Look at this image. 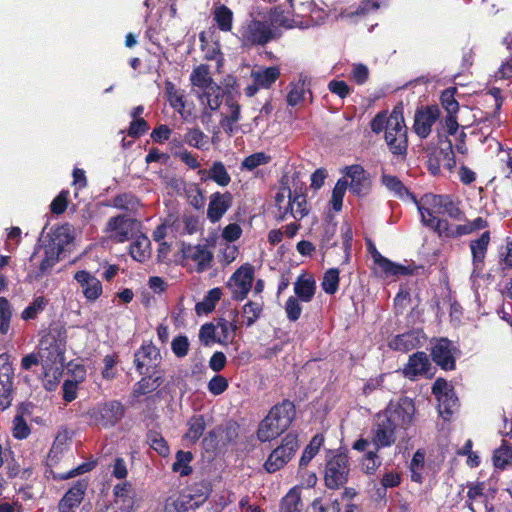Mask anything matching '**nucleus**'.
Masks as SVG:
<instances>
[{"label":"nucleus","mask_w":512,"mask_h":512,"mask_svg":"<svg viewBox=\"0 0 512 512\" xmlns=\"http://www.w3.org/2000/svg\"><path fill=\"white\" fill-rule=\"evenodd\" d=\"M414 413V404L408 397L390 402L384 411L376 415L372 430L373 445L380 449L394 444L397 433L410 425Z\"/></svg>","instance_id":"nucleus-1"},{"label":"nucleus","mask_w":512,"mask_h":512,"mask_svg":"<svg viewBox=\"0 0 512 512\" xmlns=\"http://www.w3.org/2000/svg\"><path fill=\"white\" fill-rule=\"evenodd\" d=\"M209 68V65L201 64L194 69V86L199 87L194 94L197 95L201 121L208 129L212 123V112L219 108L223 97L220 86L212 81Z\"/></svg>","instance_id":"nucleus-2"},{"label":"nucleus","mask_w":512,"mask_h":512,"mask_svg":"<svg viewBox=\"0 0 512 512\" xmlns=\"http://www.w3.org/2000/svg\"><path fill=\"white\" fill-rule=\"evenodd\" d=\"M295 415V405L289 400L274 405L259 424L258 440L267 442L281 435L291 425Z\"/></svg>","instance_id":"nucleus-3"},{"label":"nucleus","mask_w":512,"mask_h":512,"mask_svg":"<svg viewBox=\"0 0 512 512\" xmlns=\"http://www.w3.org/2000/svg\"><path fill=\"white\" fill-rule=\"evenodd\" d=\"M235 35L243 48L264 47L279 37L271 22L259 20L252 15L242 22Z\"/></svg>","instance_id":"nucleus-4"},{"label":"nucleus","mask_w":512,"mask_h":512,"mask_svg":"<svg viewBox=\"0 0 512 512\" xmlns=\"http://www.w3.org/2000/svg\"><path fill=\"white\" fill-rule=\"evenodd\" d=\"M413 201L420 213L423 225L440 233L447 229L448 222L438 217L439 215H443L442 204L444 202V195L427 193L423 195L420 200L413 197Z\"/></svg>","instance_id":"nucleus-5"},{"label":"nucleus","mask_w":512,"mask_h":512,"mask_svg":"<svg viewBox=\"0 0 512 512\" xmlns=\"http://www.w3.org/2000/svg\"><path fill=\"white\" fill-rule=\"evenodd\" d=\"M71 239L63 227L54 232L53 237L44 247V258L41 260L38 269L33 272L34 279L39 280L51 272L52 268L59 262V256L64 251L65 244H68Z\"/></svg>","instance_id":"nucleus-6"},{"label":"nucleus","mask_w":512,"mask_h":512,"mask_svg":"<svg viewBox=\"0 0 512 512\" xmlns=\"http://www.w3.org/2000/svg\"><path fill=\"white\" fill-rule=\"evenodd\" d=\"M385 141L393 155L404 158L407 154V127L401 113L393 111L387 118Z\"/></svg>","instance_id":"nucleus-7"},{"label":"nucleus","mask_w":512,"mask_h":512,"mask_svg":"<svg viewBox=\"0 0 512 512\" xmlns=\"http://www.w3.org/2000/svg\"><path fill=\"white\" fill-rule=\"evenodd\" d=\"M125 414V407L120 401L111 400L99 404L88 411L90 421L103 428L115 426Z\"/></svg>","instance_id":"nucleus-8"},{"label":"nucleus","mask_w":512,"mask_h":512,"mask_svg":"<svg viewBox=\"0 0 512 512\" xmlns=\"http://www.w3.org/2000/svg\"><path fill=\"white\" fill-rule=\"evenodd\" d=\"M298 439L297 435L293 433L287 434L281 445L276 447L269 455L264 463V468L268 473H274L287 464L297 451Z\"/></svg>","instance_id":"nucleus-9"},{"label":"nucleus","mask_w":512,"mask_h":512,"mask_svg":"<svg viewBox=\"0 0 512 512\" xmlns=\"http://www.w3.org/2000/svg\"><path fill=\"white\" fill-rule=\"evenodd\" d=\"M349 464L345 454H337L328 460L325 469V485L329 489H337L348 480Z\"/></svg>","instance_id":"nucleus-10"},{"label":"nucleus","mask_w":512,"mask_h":512,"mask_svg":"<svg viewBox=\"0 0 512 512\" xmlns=\"http://www.w3.org/2000/svg\"><path fill=\"white\" fill-rule=\"evenodd\" d=\"M254 279V268L250 264L239 267L230 277L227 286L231 290L232 298L242 301L251 290Z\"/></svg>","instance_id":"nucleus-11"},{"label":"nucleus","mask_w":512,"mask_h":512,"mask_svg":"<svg viewBox=\"0 0 512 512\" xmlns=\"http://www.w3.org/2000/svg\"><path fill=\"white\" fill-rule=\"evenodd\" d=\"M161 355L159 349L152 343H144L134 354V364L140 375L150 371H160Z\"/></svg>","instance_id":"nucleus-12"},{"label":"nucleus","mask_w":512,"mask_h":512,"mask_svg":"<svg viewBox=\"0 0 512 512\" xmlns=\"http://www.w3.org/2000/svg\"><path fill=\"white\" fill-rule=\"evenodd\" d=\"M457 349L447 338L435 341L431 349L433 361L444 370L455 369V353Z\"/></svg>","instance_id":"nucleus-13"},{"label":"nucleus","mask_w":512,"mask_h":512,"mask_svg":"<svg viewBox=\"0 0 512 512\" xmlns=\"http://www.w3.org/2000/svg\"><path fill=\"white\" fill-rule=\"evenodd\" d=\"M439 116L440 109L438 106L432 105L418 109L414 117V132L420 138H427Z\"/></svg>","instance_id":"nucleus-14"},{"label":"nucleus","mask_w":512,"mask_h":512,"mask_svg":"<svg viewBox=\"0 0 512 512\" xmlns=\"http://www.w3.org/2000/svg\"><path fill=\"white\" fill-rule=\"evenodd\" d=\"M490 240V232L485 231L480 235V237L470 241L469 246L471 250L473 265V270L471 273L472 278L479 277L483 271L484 260L486 257Z\"/></svg>","instance_id":"nucleus-15"},{"label":"nucleus","mask_w":512,"mask_h":512,"mask_svg":"<svg viewBox=\"0 0 512 512\" xmlns=\"http://www.w3.org/2000/svg\"><path fill=\"white\" fill-rule=\"evenodd\" d=\"M135 220L124 215L111 217L106 225V232L111 233L110 238L118 243H124L131 238Z\"/></svg>","instance_id":"nucleus-16"},{"label":"nucleus","mask_w":512,"mask_h":512,"mask_svg":"<svg viewBox=\"0 0 512 512\" xmlns=\"http://www.w3.org/2000/svg\"><path fill=\"white\" fill-rule=\"evenodd\" d=\"M345 174L350 178L348 187L350 191L357 196L368 194L371 182L368 174L361 165H351L345 168Z\"/></svg>","instance_id":"nucleus-17"},{"label":"nucleus","mask_w":512,"mask_h":512,"mask_svg":"<svg viewBox=\"0 0 512 512\" xmlns=\"http://www.w3.org/2000/svg\"><path fill=\"white\" fill-rule=\"evenodd\" d=\"M74 279L82 288V293L88 302H94L101 296L103 292L102 283L90 272L79 270L74 274Z\"/></svg>","instance_id":"nucleus-18"},{"label":"nucleus","mask_w":512,"mask_h":512,"mask_svg":"<svg viewBox=\"0 0 512 512\" xmlns=\"http://www.w3.org/2000/svg\"><path fill=\"white\" fill-rule=\"evenodd\" d=\"M87 486V481L78 480L59 501V512H75L74 509L81 504L84 498Z\"/></svg>","instance_id":"nucleus-19"},{"label":"nucleus","mask_w":512,"mask_h":512,"mask_svg":"<svg viewBox=\"0 0 512 512\" xmlns=\"http://www.w3.org/2000/svg\"><path fill=\"white\" fill-rule=\"evenodd\" d=\"M6 357V354H2L0 359ZM13 368L7 360L0 365V406L3 409L8 408L12 401L13 391Z\"/></svg>","instance_id":"nucleus-20"},{"label":"nucleus","mask_w":512,"mask_h":512,"mask_svg":"<svg viewBox=\"0 0 512 512\" xmlns=\"http://www.w3.org/2000/svg\"><path fill=\"white\" fill-rule=\"evenodd\" d=\"M429 358L425 352H416L409 357V361L404 368V374L410 379L417 376L432 377L433 372Z\"/></svg>","instance_id":"nucleus-21"},{"label":"nucleus","mask_w":512,"mask_h":512,"mask_svg":"<svg viewBox=\"0 0 512 512\" xmlns=\"http://www.w3.org/2000/svg\"><path fill=\"white\" fill-rule=\"evenodd\" d=\"M231 205L232 195L229 192H215L211 194L207 209V218L212 223L219 221Z\"/></svg>","instance_id":"nucleus-22"},{"label":"nucleus","mask_w":512,"mask_h":512,"mask_svg":"<svg viewBox=\"0 0 512 512\" xmlns=\"http://www.w3.org/2000/svg\"><path fill=\"white\" fill-rule=\"evenodd\" d=\"M230 316V319L223 317L214 319L218 331L217 343L219 344L227 345L228 343H231L235 338L236 330L238 329L236 324L238 311H230Z\"/></svg>","instance_id":"nucleus-23"},{"label":"nucleus","mask_w":512,"mask_h":512,"mask_svg":"<svg viewBox=\"0 0 512 512\" xmlns=\"http://www.w3.org/2000/svg\"><path fill=\"white\" fill-rule=\"evenodd\" d=\"M63 353V345L56 335L49 332L42 336L39 343V356L41 359L46 358L49 362H56L58 358L63 356Z\"/></svg>","instance_id":"nucleus-24"},{"label":"nucleus","mask_w":512,"mask_h":512,"mask_svg":"<svg viewBox=\"0 0 512 512\" xmlns=\"http://www.w3.org/2000/svg\"><path fill=\"white\" fill-rule=\"evenodd\" d=\"M166 225L174 237H181L192 234V213L184 211L183 213H170L166 217Z\"/></svg>","instance_id":"nucleus-25"},{"label":"nucleus","mask_w":512,"mask_h":512,"mask_svg":"<svg viewBox=\"0 0 512 512\" xmlns=\"http://www.w3.org/2000/svg\"><path fill=\"white\" fill-rule=\"evenodd\" d=\"M194 271L198 273L210 271V278L217 274V269L213 268V252L206 245L194 246Z\"/></svg>","instance_id":"nucleus-26"},{"label":"nucleus","mask_w":512,"mask_h":512,"mask_svg":"<svg viewBox=\"0 0 512 512\" xmlns=\"http://www.w3.org/2000/svg\"><path fill=\"white\" fill-rule=\"evenodd\" d=\"M424 341V336L419 331H409L394 337L389 346L397 351L408 352L419 347Z\"/></svg>","instance_id":"nucleus-27"},{"label":"nucleus","mask_w":512,"mask_h":512,"mask_svg":"<svg viewBox=\"0 0 512 512\" xmlns=\"http://www.w3.org/2000/svg\"><path fill=\"white\" fill-rule=\"evenodd\" d=\"M144 375L146 376L142 377L141 380L134 385V397H140L155 391L164 381L161 371H150V373H145Z\"/></svg>","instance_id":"nucleus-28"},{"label":"nucleus","mask_w":512,"mask_h":512,"mask_svg":"<svg viewBox=\"0 0 512 512\" xmlns=\"http://www.w3.org/2000/svg\"><path fill=\"white\" fill-rule=\"evenodd\" d=\"M280 69L276 66L259 68L251 72L253 83L261 89H268L279 78Z\"/></svg>","instance_id":"nucleus-29"},{"label":"nucleus","mask_w":512,"mask_h":512,"mask_svg":"<svg viewBox=\"0 0 512 512\" xmlns=\"http://www.w3.org/2000/svg\"><path fill=\"white\" fill-rule=\"evenodd\" d=\"M438 138L439 143L443 144V146L433 154L444 169L452 171L456 166L452 142L448 139L443 142L442 134L440 132H438Z\"/></svg>","instance_id":"nucleus-30"},{"label":"nucleus","mask_w":512,"mask_h":512,"mask_svg":"<svg viewBox=\"0 0 512 512\" xmlns=\"http://www.w3.org/2000/svg\"><path fill=\"white\" fill-rule=\"evenodd\" d=\"M374 263L385 275V277L407 275L409 273V269L406 266L390 261L381 253H374Z\"/></svg>","instance_id":"nucleus-31"},{"label":"nucleus","mask_w":512,"mask_h":512,"mask_svg":"<svg viewBox=\"0 0 512 512\" xmlns=\"http://www.w3.org/2000/svg\"><path fill=\"white\" fill-rule=\"evenodd\" d=\"M233 11L224 4L217 5L213 10V20L222 32H231L233 28Z\"/></svg>","instance_id":"nucleus-32"},{"label":"nucleus","mask_w":512,"mask_h":512,"mask_svg":"<svg viewBox=\"0 0 512 512\" xmlns=\"http://www.w3.org/2000/svg\"><path fill=\"white\" fill-rule=\"evenodd\" d=\"M192 508V493H180L167 498L164 512H188Z\"/></svg>","instance_id":"nucleus-33"},{"label":"nucleus","mask_w":512,"mask_h":512,"mask_svg":"<svg viewBox=\"0 0 512 512\" xmlns=\"http://www.w3.org/2000/svg\"><path fill=\"white\" fill-rule=\"evenodd\" d=\"M288 205L285 208L284 215L290 211L292 217L301 220L308 214L306 197L303 194H296L292 197L291 190H288Z\"/></svg>","instance_id":"nucleus-34"},{"label":"nucleus","mask_w":512,"mask_h":512,"mask_svg":"<svg viewBox=\"0 0 512 512\" xmlns=\"http://www.w3.org/2000/svg\"><path fill=\"white\" fill-rule=\"evenodd\" d=\"M200 51L203 54V59L215 61V68L218 69L221 62V53L218 42L207 40L205 33L200 34Z\"/></svg>","instance_id":"nucleus-35"},{"label":"nucleus","mask_w":512,"mask_h":512,"mask_svg":"<svg viewBox=\"0 0 512 512\" xmlns=\"http://www.w3.org/2000/svg\"><path fill=\"white\" fill-rule=\"evenodd\" d=\"M287 103L290 106H296L301 103L307 92H309L307 79L300 78L295 83H290L288 86Z\"/></svg>","instance_id":"nucleus-36"},{"label":"nucleus","mask_w":512,"mask_h":512,"mask_svg":"<svg viewBox=\"0 0 512 512\" xmlns=\"http://www.w3.org/2000/svg\"><path fill=\"white\" fill-rule=\"evenodd\" d=\"M130 489L131 484L129 482L119 483L113 488L115 503L118 504L120 500L122 501L119 506L121 512H131L133 509V501L129 497Z\"/></svg>","instance_id":"nucleus-37"},{"label":"nucleus","mask_w":512,"mask_h":512,"mask_svg":"<svg viewBox=\"0 0 512 512\" xmlns=\"http://www.w3.org/2000/svg\"><path fill=\"white\" fill-rule=\"evenodd\" d=\"M294 292L301 301H311L315 294V281L311 278L299 277L294 283Z\"/></svg>","instance_id":"nucleus-38"},{"label":"nucleus","mask_w":512,"mask_h":512,"mask_svg":"<svg viewBox=\"0 0 512 512\" xmlns=\"http://www.w3.org/2000/svg\"><path fill=\"white\" fill-rule=\"evenodd\" d=\"M112 207L127 212H135L140 206L139 199L131 192L121 193L113 198Z\"/></svg>","instance_id":"nucleus-39"},{"label":"nucleus","mask_w":512,"mask_h":512,"mask_svg":"<svg viewBox=\"0 0 512 512\" xmlns=\"http://www.w3.org/2000/svg\"><path fill=\"white\" fill-rule=\"evenodd\" d=\"M146 442L151 449L158 453L159 456L167 457L169 455V445L160 432L156 430H149L146 434Z\"/></svg>","instance_id":"nucleus-40"},{"label":"nucleus","mask_w":512,"mask_h":512,"mask_svg":"<svg viewBox=\"0 0 512 512\" xmlns=\"http://www.w3.org/2000/svg\"><path fill=\"white\" fill-rule=\"evenodd\" d=\"M381 182L389 191L393 192L396 197L403 199L405 196H407L413 200L414 196L409 193L408 189L404 186L398 177L382 174Z\"/></svg>","instance_id":"nucleus-41"},{"label":"nucleus","mask_w":512,"mask_h":512,"mask_svg":"<svg viewBox=\"0 0 512 512\" xmlns=\"http://www.w3.org/2000/svg\"><path fill=\"white\" fill-rule=\"evenodd\" d=\"M221 296L222 291L220 288L209 290L204 299L196 304L195 310L197 314L201 315L212 312Z\"/></svg>","instance_id":"nucleus-42"},{"label":"nucleus","mask_w":512,"mask_h":512,"mask_svg":"<svg viewBox=\"0 0 512 512\" xmlns=\"http://www.w3.org/2000/svg\"><path fill=\"white\" fill-rule=\"evenodd\" d=\"M192 460V452L191 451H182L179 450L176 453V460L172 465V470L175 473H179L180 476H188L192 473V467L189 463Z\"/></svg>","instance_id":"nucleus-43"},{"label":"nucleus","mask_w":512,"mask_h":512,"mask_svg":"<svg viewBox=\"0 0 512 512\" xmlns=\"http://www.w3.org/2000/svg\"><path fill=\"white\" fill-rule=\"evenodd\" d=\"M13 315L11 303L5 298L0 297V334L7 335L10 331V324Z\"/></svg>","instance_id":"nucleus-44"},{"label":"nucleus","mask_w":512,"mask_h":512,"mask_svg":"<svg viewBox=\"0 0 512 512\" xmlns=\"http://www.w3.org/2000/svg\"><path fill=\"white\" fill-rule=\"evenodd\" d=\"M149 246L150 241L146 236L138 238L130 245L131 257L138 262H144L149 256Z\"/></svg>","instance_id":"nucleus-45"},{"label":"nucleus","mask_w":512,"mask_h":512,"mask_svg":"<svg viewBox=\"0 0 512 512\" xmlns=\"http://www.w3.org/2000/svg\"><path fill=\"white\" fill-rule=\"evenodd\" d=\"M263 311V302L262 301H248L243 306V316L246 319V326H252L257 319L260 317Z\"/></svg>","instance_id":"nucleus-46"},{"label":"nucleus","mask_w":512,"mask_h":512,"mask_svg":"<svg viewBox=\"0 0 512 512\" xmlns=\"http://www.w3.org/2000/svg\"><path fill=\"white\" fill-rule=\"evenodd\" d=\"M323 437L321 435H315L309 445L303 451V454L300 458L299 465L300 467L307 466L308 463L312 460V458L317 454L319 448L323 444Z\"/></svg>","instance_id":"nucleus-47"},{"label":"nucleus","mask_w":512,"mask_h":512,"mask_svg":"<svg viewBox=\"0 0 512 512\" xmlns=\"http://www.w3.org/2000/svg\"><path fill=\"white\" fill-rule=\"evenodd\" d=\"M209 178L220 186H227L231 177L222 162H214L209 169Z\"/></svg>","instance_id":"nucleus-48"},{"label":"nucleus","mask_w":512,"mask_h":512,"mask_svg":"<svg viewBox=\"0 0 512 512\" xmlns=\"http://www.w3.org/2000/svg\"><path fill=\"white\" fill-rule=\"evenodd\" d=\"M239 426L236 423H227L224 428L216 429L221 446L232 444L238 438Z\"/></svg>","instance_id":"nucleus-49"},{"label":"nucleus","mask_w":512,"mask_h":512,"mask_svg":"<svg viewBox=\"0 0 512 512\" xmlns=\"http://www.w3.org/2000/svg\"><path fill=\"white\" fill-rule=\"evenodd\" d=\"M48 301L43 296L36 297L30 305H28L21 314V318L25 321L35 319L42 312Z\"/></svg>","instance_id":"nucleus-50"},{"label":"nucleus","mask_w":512,"mask_h":512,"mask_svg":"<svg viewBox=\"0 0 512 512\" xmlns=\"http://www.w3.org/2000/svg\"><path fill=\"white\" fill-rule=\"evenodd\" d=\"M301 498L298 492L290 490L282 499L280 512H300Z\"/></svg>","instance_id":"nucleus-51"},{"label":"nucleus","mask_w":512,"mask_h":512,"mask_svg":"<svg viewBox=\"0 0 512 512\" xmlns=\"http://www.w3.org/2000/svg\"><path fill=\"white\" fill-rule=\"evenodd\" d=\"M165 92L167 99L170 103V105L177 110L178 112H182L184 109V101H183V95L177 90L175 85L170 82H165Z\"/></svg>","instance_id":"nucleus-52"},{"label":"nucleus","mask_w":512,"mask_h":512,"mask_svg":"<svg viewBox=\"0 0 512 512\" xmlns=\"http://www.w3.org/2000/svg\"><path fill=\"white\" fill-rule=\"evenodd\" d=\"M379 449L375 446V450L368 451L361 460L362 470L366 474H374L381 465V460L377 454Z\"/></svg>","instance_id":"nucleus-53"},{"label":"nucleus","mask_w":512,"mask_h":512,"mask_svg":"<svg viewBox=\"0 0 512 512\" xmlns=\"http://www.w3.org/2000/svg\"><path fill=\"white\" fill-rule=\"evenodd\" d=\"M322 288L327 294H334L339 287V271L336 268H331L325 272L322 280Z\"/></svg>","instance_id":"nucleus-54"},{"label":"nucleus","mask_w":512,"mask_h":512,"mask_svg":"<svg viewBox=\"0 0 512 512\" xmlns=\"http://www.w3.org/2000/svg\"><path fill=\"white\" fill-rule=\"evenodd\" d=\"M488 227V222L482 218L477 217L472 221H469L462 225H457L455 230L456 236H462V235H468L471 234L477 230H481Z\"/></svg>","instance_id":"nucleus-55"},{"label":"nucleus","mask_w":512,"mask_h":512,"mask_svg":"<svg viewBox=\"0 0 512 512\" xmlns=\"http://www.w3.org/2000/svg\"><path fill=\"white\" fill-rule=\"evenodd\" d=\"M348 188V180L345 178H341L337 181L333 192H332V199L331 203L333 206V209L335 211H340L342 209L343 205V197L345 195V192Z\"/></svg>","instance_id":"nucleus-56"},{"label":"nucleus","mask_w":512,"mask_h":512,"mask_svg":"<svg viewBox=\"0 0 512 512\" xmlns=\"http://www.w3.org/2000/svg\"><path fill=\"white\" fill-rule=\"evenodd\" d=\"M271 157L264 152L254 153L246 158L241 163V169L252 171L258 166L269 163Z\"/></svg>","instance_id":"nucleus-57"},{"label":"nucleus","mask_w":512,"mask_h":512,"mask_svg":"<svg viewBox=\"0 0 512 512\" xmlns=\"http://www.w3.org/2000/svg\"><path fill=\"white\" fill-rule=\"evenodd\" d=\"M512 459V448L505 442L494 451L493 463L496 468L503 469Z\"/></svg>","instance_id":"nucleus-58"},{"label":"nucleus","mask_w":512,"mask_h":512,"mask_svg":"<svg viewBox=\"0 0 512 512\" xmlns=\"http://www.w3.org/2000/svg\"><path fill=\"white\" fill-rule=\"evenodd\" d=\"M217 328L215 321L204 324L199 331V340L205 345L209 346L213 343H217Z\"/></svg>","instance_id":"nucleus-59"},{"label":"nucleus","mask_w":512,"mask_h":512,"mask_svg":"<svg viewBox=\"0 0 512 512\" xmlns=\"http://www.w3.org/2000/svg\"><path fill=\"white\" fill-rule=\"evenodd\" d=\"M439 411L443 415L446 413L447 415L452 414L453 409L457 406L458 398L456 397L454 391L445 392L444 395L439 396Z\"/></svg>","instance_id":"nucleus-60"},{"label":"nucleus","mask_w":512,"mask_h":512,"mask_svg":"<svg viewBox=\"0 0 512 512\" xmlns=\"http://www.w3.org/2000/svg\"><path fill=\"white\" fill-rule=\"evenodd\" d=\"M440 99L447 115H455L459 109V104L454 97V89H446L443 91Z\"/></svg>","instance_id":"nucleus-61"},{"label":"nucleus","mask_w":512,"mask_h":512,"mask_svg":"<svg viewBox=\"0 0 512 512\" xmlns=\"http://www.w3.org/2000/svg\"><path fill=\"white\" fill-rule=\"evenodd\" d=\"M30 428L22 415H16L13 419V436L22 440L29 436Z\"/></svg>","instance_id":"nucleus-62"},{"label":"nucleus","mask_w":512,"mask_h":512,"mask_svg":"<svg viewBox=\"0 0 512 512\" xmlns=\"http://www.w3.org/2000/svg\"><path fill=\"white\" fill-rule=\"evenodd\" d=\"M285 312L290 321L294 322L300 318L302 306L300 305L298 298L291 296L287 299L285 303Z\"/></svg>","instance_id":"nucleus-63"},{"label":"nucleus","mask_w":512,"mask_h":512,"mask_svg":"<svg viewBox=\"0 0 512 512\" xmlns=\"http://www.w3.org/2000/svg\"><path fill=\"white\" fill-rule=\"evenodd\" d=\"M69 191L62 190L51 202L50 209L54 214H62L65 212L68 204Z\"/></svg>","instance_id":"nucleus-64"}]
</instances>
